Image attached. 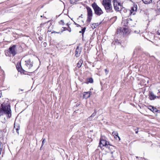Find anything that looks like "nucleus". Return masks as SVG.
<instances>
[{
	"instance_id": "obj_27",
	"label": "nucleus",
	"mask_w": 160,
	"mask_h": 160,
	"mask_svg": "<svg viewBox=\"0 0 160 160\" xmlns=\"http://www.w3.org/2000/svg\"><path fill=\"white\" fill-rule=\"evenodd\" d=\"M65 28H66V27H63L61 29V32H62L63 31H65L66 29H65Z\"/></svg>"
},
{
	"instance_id": "obj_49",
	"label": "nucleus",
	"mask_w": 160,
	"mask_h": 160,
	"mask_svg": "<svg viewBox=\"0 0 160 160\" xmlns=\"http://www.w3.org/2000/svg\"><path fill=\"white\" fill-rule=\"evenodd\" d=\"M42 146H41V147H40V148H41V147H42Z\"/></svg>"
},
{
	"instance_id": "obj_10",
	"label": "nucleus",
	"mask_w": 160,
	"mask_h": 160,
	"mask_svg": "<svg viewBox=\"0 0 160 160\" xmlns=\"http://www.w3.org/2000/svg\"><path fill=\"white\" fill-rule=\"evenodd\" d=\"M119 31L121 32H122L123 34H127L128 33V29L126 28H121L120 29H118L117 32H119Z\"/></svg>"
},
{
	"instance_id": "obj_38",
	"label": "nucleus",
	"mask_w": 160,
	"mask_h": 160,
	"mask_svg": "<svg viewBox=\"0 0 160 160\" xmlns=\"http://www.w3.org/2000/svg\"><path fill=\"white\" fill-rule=\"evenodd\" d=\"M82 14H81L80 16L79 17V18H82Z\"/></svg>"
},
{
	"instance_id": "obj_40",
	"label": "nucleus",
	"mask_w": 160,
	"mask_h": 160,
	"mask_svg": "<svg viewBox=\"0 0 160 160\" xmlns=\"http://www.w3.org/2000/svg\"><path fill=\"white\" fill-rule=\"evenodd\" d=\"M34 72V71H28V72H31V73H32V72Z\"/></svg>"
},
{
	"instance_id": "obj_24",
	"label": "nucleus",
	"mask_w": 160,
	"mask_h": 160,
	"mask_svg": "<svg viewBox=\"0 0 160 160\" xmlns=\"http://www.w3.org/2000/svg\"><path fill=\"white\" fill-rule=\"evenodd\" d=\"M86 27H84L82 29V36H83V35L85 31V30H86Z\"/></svg>"
},
{
	"instance_id": "obj_4",
	"label": "nucleus",
	"mask_w": 160,
	"mask_h": 160,
	"mask_svg": "<svg viewBox=\"0 0 160 160\" xmlns=\"http://www.w3.org/2000/svg\"><path fill=\"white\" fill-rule=\"evenodd\" d=\"M92 7L94 10L95 14L98 16H100L103 13L102 9L95 2H94L92 4Z\"/></svg>"
},
{
	"instance_id": "obj_11",
	"label": "nucleus",
	"mask_w": 160,
	"mask_h": 160,
	"mask_svg": "<svg viewBox=\"0 0 160 160\" xmlns=\"http://www.w3.org/2000/svg\"><path fill=\"white\" fill-rule=\"evenodd\" d=\"M113 5L114 9L116 11L118 12L122 11V7L118 6L117 3L116 4L114 3Z\"/></svg>"
},
{
	"instance_id": "obj_47",
	"label": "nucleus",
	"mask_w": 160,
	"mask_h": 160,
	"mask_svg": "<svg viewBox=\"0 0 160 160\" xmlns=\"http://www.w3.org/2000/svg\"><path fill=\"white\" fill-rule=\"evenodd\" d=\"M158 113H160V112H158Z\"/></svg>"
},
{
	"instance_id": "obj_51",
	"label": "nucleus",
	"mask_w": 160,
	"mask_h": 160,
	"mask_svg": "<svg viewBox=\"0 0 160 160\" xmlns=\"http://www.w3.org/2000/svg\"><path fill=\"white\" fill-rule=\"evenodd\" d=\"M79 0H77V1H78Z\"/></svg>"
},
{
	"instance_id": "obj_25",
	"label": "nucleus",
	"mask_w": 160,
	"mask_h": 160,
	"mask_svg": "<svg viewBox=\"0 0 160 160\" xmlns=\"http://www.w3.org/2000/svg\"><path fill=\"white\" fill-rule=\"evenodd\" d=\"M59 23L60 24L63 25H64V21L63 20H61L59 22Z\"/></svg>"
},
{
	"instance_id": "obj_2",
	"label": "nucleus",
	"mask_w": 160,
	"mask_h": 160,
	"mask_svg": "<svg viewBox=\"0 0 160 160\" xmlns=\"http://www.w3.org/2000/svg\"><path fill=\"white\" fill-rule=\"evenodd\" d=\"M111 1V0H103L102 2V5L107 13H112L113 12Z\"/></svg>"
},
{
	"instance_id": "obj_16",
	"label": "nucleus",
	"mask_w": 160,
	"mask_h": 160,
	"mask_svg": "<svg viewBox=\"0 0 160 160\" xmlns=\"http://www.w3.org/2000/svg\"><path fill=\"white\" fill-rule=\"evenodd\" d=\"M83 62V61L82 60V59H80V60H79V62H78L77 63V67L78 68H80L81 67Z\"/></svg>"
},
{
	"instance_id": "obj_31",
	"label": "nucleus",
	"mask_w": 160,
	"mask_h": 160,
	"mask_svg": "<svg viewBox=\"0 0 160 160\" xmlns=\"http://www.w3.org/2000/svg\"><path fill=\"white\" fill-rule=\"evenodd\" d=\"M45 141V139L44 138V139H43L42 144V146L43 145Z\"/></svg>"
},
{
	"instance_id": "obj_41",
	"label": "nucleus",
	"mask_w": 160,
	"mask_h": 160,
	"mask_svg": "<svg viewBox=\"0 0 160 160\" xmlns=\"http://www.w3.org/2000/svg\"><path fill=\"white\" fill-rule=\"evenodd\" d=\"M55 32L56 33H60V32Z\"/></svg>"
},
{
	"instance_id": "obj_39",
	"label": "nucleus",
	"mask_w": 160,
	"mask_h": 160,
	"mask_svg": "<svg viewBox=\"0 0 160 160\" xmlns=\"http://www.w3.org/2000/svg\"><path fill=\"white\" fill-rule=\"evenodd\" d=\"M2 93H1V91H0V98H1V94Z\"/></svg>"
},
{
	"instance_id": "obj_35",
	"label": "nucleus",
	"mask_w": 160,
	"mask_h": 160,
	"mask_svg": "<svg viewBox=\"0 0 160 160\" xmlns=\"http://www.w3.org/2000/svg\"><path fill=\"white\" fill-rule=\"evenodd\" d=\"M139 32H140V31H134V32L136 33H139Z\"/></svg>"
},
{
	"instance_id": "obj_9",
	"label": "nucleus",
	"mask_w": 160,
	"mask_h": 160,
	"mask_svg": "<svg viewBox=\"0 0 160 160\" xmlns=\"http://www.w3.org/2000/svg\"><path fill=\"white\" fill-rule=\"evenodd\" d=\"M148 96L149 98L151 100H154L157 97L158 98H159V97L155 95L153 92L151 91H149V92Z\"/></svg>"
},
{
	"instance_id": "obj_34",
	"label": "nucleus",
	"mask_w": 160,
	"mask_h": 160,
	"mask_svg": "<svg viewBox=\"0 0 160 160\" xmlns=\"http://www.w3.org/2000/svg\"><path fill=\"white\" fill-rule=\"evenodd\" d=\"M69 32H71V29L70 27H68V28L67 29Z\"/></svg>"
},
{
	"instance_id": "obj_33",
	"label": "nucleus",
	"mask_w": 160,
	"mask_h": 160,
	"mask_svg": "<svg viewBox=\"0 0 160 160\" xmlns=\"http://www.w3.org/2000/svg\"><path fill=\"white\" fill-rule=\"evenodd\" d=\"M157 7H159V6H158V5H160V0L157 2Z\"/></svg>"
},
{
	"instance_id": "obj_15",
	"label": "nucleus",
	"mask_w": 160,
	"mask_h": 160,
	"mask_svg": "<svg viewBox=\"0 0 160 160\" xmlns=\"http://www.w3.org/2000/svg\"><path fill=\"white\" fill-rule=\"evenodd\" d=\"M17 69L18 72H23L25 71L22 68L21 65L17 66Z\"/></svg>"
},
{
	"instance_id": "obj_26",
	"label": "nucleus",
	"mask_w": 160,
	"mask_h": 160,
	"mask_svg": "<svg viewBox=\"0 0 160 160\" xmlns=\"http://www.w3.org/2000/svg\"><path fill=\"white\" fill-rule=\"evenodd\" d=\"M123 10L124 12H126L127 11V10L125 9L124 8L122 7V11Z\"/></svg>"
},
{
	"instance_id": "obj_21",
	"label": "nucleus",
	"mask_w": 160,
	"mask_h": 160,
	"mask_svg": "<svg viewBox=\"0 0 160 160\" xmlns=\"http://www.w3.org/2000/svg\"><path fill=\"white\" fill-rule=\"evenodd\" d=\"M87 81L88 82V83H92L93 82V79L92 78H90L87 79Z\"/></svg>"
},
{
	"instance_id": "obj_45",
	"label": "nucleus",
	"mask_w": 160,
	"mask_h": 160,
	"mask_svg": "<svg viewBox=\"0 0 160 160\" xmlns=\"http://www.w3.org/2000/svg\"><path fill=\"white\" fill-rule=\"evenodd\" d=\"M67 28H65V29H66V30H67Z\"/></svg>"
},
{
	"instance_id": "obj_5",
	"label": "nucleus",
	"mask_w": 160,
	"mask_h": 160,
	"mask_svg": "<svg viewBox=\"0 0 160 160\" xmlns=\"http://www.w3.org/2000/svg\"><path fill=\"white\" fill-rule=\"evenodd\" d=\"M86 8L87 12V22L89 23L92 19L93 15V12L91 8L88 6H86Z\"/></svg>"
},
{
	"instance_id": "obj_50",
	"label": "nucleus",
	"mask_w": 160,
	"mask_h": 160,
	"mask_svg": "<svg viewBox=\"0 0 160 160\" xmlns=\"http://www.w3.org/2000/svg\"><path fill=\"white\" fill-rule=\"evenodd\" d=\"M42 146H41V147H40V148H41V147H42Z\"/></svg>"
},
{
	"instance_id": "obj_8",
	"label": "nucleus",
	"mask_w": 160,
	"mask_h": 160,
	"mask_svg": "<svg viewBox=\"0 0 160 160\" xmlns=\"http://www.w3.org/2000/svg\"><path fill=\"white\" fill-rule=\"evenodd\" d=\"M82 51L81 48H80L78 46H77L75 52V56L78 58L80 56Z\"/></svg>"
},
{
	"instance_id": "obj_14",
	"label": "nucleus",
	"mask_w": 160,
	"mask_h": 160,
	"mask_svg": "<svg viewBox=\"0 0 160 160\" xmlns=\"http://www.w3.org/2000/svg\"><path fill=\"white\" fill-rule=\"evenodd\" d=\"M137 10V5H134L131 8V10L130 11V13H132L133 12L136 11Z\"/></svg>"
},
{
	"instance_id": "obj_46",
	"label": "nucleus",
	"mask_w": 160,
	"mask_h": 160,
	"mask_svg": "<svg viewBox=\"0 0 160 160\" xmlns=\"http://www.w3.org/2000/svg\"><path fill=\"white\" fill-rule=\"evenodd\" d=\"M105 71H107V69H105Z\"/></svg>"
},
{
	"instance_id": "obj_30",
	"label": "nucleus",
	"mask_w": 160,
	"mask_h": 160,
	"mask_svg": "<svg viewBox=\"0 0 160 160\" xmlns=\"http://www.w3.org/2000/svg\"><path fill=\"white\" fill-rule=\"evenodd\" d=\"M117 5L118 6H119L121 7H122V6L121 4V3L119 2H118Z\"/></svg>"
},
{
	"instance_id": "obj_6",
	"label": "nucleus",
	"mask_w": 160,
	"mask_h": 160,
	"mask_svg": "<svg viewBox=\"0 0 160 160\" xmlns=\"http://www.w3.org/2000/svg\"><path fill=\"white\" fill-rule=\"evenodd\" d=\"M108 145H110L109 142H108L106 140L102 138H100L98 147L101 148L103 146L107 147Z\"/></svg>"
},
{
	"instance_id": "obj_19",
	"label": "nucleus",
	"mask_w": 160,
	"mask_h": 160,
	"mask_svg": "<svg viewBox=\"0 0 160 160\" xmlns=\"http://www.w3.org/2000/svg\"><path fill=\"white\" fill-rule=\"evenodd\" d=\"M112 134H113L115 136V139H117V137L118 136V133L117 132H112Z\"/></svg>"
},
{
	"instance_id": "obj_22",
	"label": "nucleus",
	"mask_w": 160,
	"mask_h": 160,
	"mask_svg": "<svg viewBox=\"0 0 160 160\" xmlns=\"http://www.w3.org/2000/svg\"><path fill=\"white\" fill-rule=\"evenodd\" d=\"M2 142H0V155L1 154V152L2 151Z\"/></svg>"
},
{
	"instance_id": "obj_23",
	"label": "nucleus",
	"mask_w": 160,
	"mask_h": 160,
	"mask_svg": "<svg viewBox=\"0 0 160 160\" xmlns=\"http://www.w3.org/2000/svg\"><path fill=\"white\" fill-rule=\"evenodd\" d=\"M70 2L71 4L76 3V2H77V0H70Z\"/></svg>"
},
{
	"instance_id": "obj_32",
	"label": "nucleus",
	"mask_w": 160,
	"mask_h": 160,
	"mask_svg": "<svg viewBox=\"0 0 160 160\" xmlns=\"http://www.w3.org/2000/svg\"><path fill=\"white\" fill-rule=\"evenodd\" d=\"M138 128H137L136 129H135V133H136V134H137L138 133Z\"/></svg>"
},
{
	"instance_id": "obj_37",
	"label": "nucleus",
	"mask_w": 160,
	"mask_h": 160,
	"mask_svg": "<svg viewBox=\"0 0 160 160\" xmlns=\"http://www.w3.org/2000/svg\"><path fill=\"white\" fill-rule=\"evenodd\" d=\"M117 138H118L119 141L120 140H121L119 136H118V137H117Z\"/></svg>"
},
{
	"instance_id": "obj_18",
	"label": "nucleus",
	"mask_w": 160,
	"mask_h": 160,
	"mask_svg": "<svg viewBox=\"0 0 160 160\" xmlns=\"http://www.w3.org/2000/svg\"><path fill=\"white\" fill-rule=\"evenodd\" d=\"M142 1L144 3L148 4L152 2V0H142Z\"/></svg>"
},
{
	"instance_id": "obj_42",
	"label": "nucleus",
	"mask_w": 160,
	"mask_h": 160,
	"mask_svg": "<svg viewBox=\"0 0 160 160\" xmlns=\"http://www.w3.org/2000/svg\"><path fill=\"white\" fill-rule=\"evenodd\" d=\"M79 32L80 33H82V31H80Z\"/></svg>"
},
{
	"instance_id": "obj_17",
	"label": "nucleus",
	"mask_w": 160,
	"mask_h": 160,
	"mask_svg": "<svg viewBox=\"0 0 160 160\" xmlns=\"http://www.w3.org/2000/svg\"><path fill=\"white\" fill-rule=\"evenodd\" d=\"M97 111L95 109L94 110V112L89 117L88 119L89 120H91L92 118V117H94L96 114Z\"/></svg>"
},
{
	"instance_id": "obj_29",
	"label": "nucleus",
	"mask_w": 160,
	"mask_h": 160,
	"mask_svg": "<svg viewBox=\"0 0 160 160\" xmlns=\"http://www.w3.org/2000/svg\"><path fill=\"white\" fill-rule=\"evenodd\" d=\"M20 129V127H19L17 128H16L15 129H16V132H17V133L18 134H19V132H18V130L19 129Z\"/></svg>"
},
{
	"instance_id": "obj_3",
	"label": "nucleus",
	"mask_w": 160,
	"mask_h": 160,
	"mask_svg": "<svg viewBox=\"0 0 160 160\" xmlns=\"http://www.w3.org/2000/svg\"><path fill=\"white\" fill-rule=\"evenodd\" d=\"M5 55L8 57H14L17 53L16 45H14L10 47L8 50L5 51Z\"/></svg>"
},
{
	"instance_id": "obj_44",
	"label": "nucleus",
	"mask_w": 160,
	"mask_h": 160,
	"mask_svg": "<svg viewBox=\"0 0 160 160\" xmlns=\"http://www.w3.org/2000/svg\"><path fill=\"white\" fill-rule=\"evenodd\" d=\"M21 90V91H23V90H22V89H21V90Z\"/></svg>"
},
{
	"instance_id": "obj_36",
	"label": "nucleus",
	"mask_w": 160,
	"mask_h": 160,
	"mask_svg": "<svg viewBox=\"0 0 160 160\" xmlns=\"http://www.w3.org/2000/svg\"><path fill=\"white\" fill-rule=\"evenodd\" d=\"M74 23H75V25H77V27H78V26H80V25H79L78 24H77L76 23H75V22H74Z\"/></svg>"
},
{
	"instance_id": "obj_52",
	"label": "nucleus",
	"mask_w": 160,
	"mask_h": 160,
	"mask_svg": "<svg viewBox=\"0 0 160 160\" xmlns=\"http://www.w3.org/2000/svg\"><path fill=\"white\" fill-rule=\"evenodd\" d=\"M52 160H53V159H52Z\"/></svg>"
},
{
	"instance_id": "obj_48",
	"label": "nucleus",
	"mask_w": 160,
	"mask_h": 160,
	"mask_svg": "<svg viewBox=\"0 0 160 160\" xmlns=\"http://www.w3.org/2000/svg\"><path fill=\"white\" fill-rule=\"evenodd\" d=\"M133 15H134V14H135V13H133Z\"/></svg>"
},
{
	"instance_id": "obj_20",
	"label": "nucleus",
	"mask_w": 160,
	"mask_h": 160,
	"mask_svg": "<svg viewBox=\"0 0 160 160\" xmlns=\"http://www.w3.org/2000/svg\"><path fill=\"white\" fill-rule=\"evenodd\" d=\"M142 49L140 47L138 46L134 50V52L137 51H142Z\"/></svg>"
},
{
	"instance_id": "obj_28",
	"label": "nucleus",
	"mask_w": 160,
	"mask_h": 160,
	"mask_svg": "<svg viewBox=\"0 0 160 160\" xmlns=\"http://www.w3.org/2000/svg\"><path fill=\"white\" fill-rule=\"evenodd\" d=\"M113 5H114V4H117L118 3L117 0H113Z\"/></svg>"
},
{
	"instance_id": "obj_43",
	"label": "nucleus",
	"mask_w": 160,
	"mask_h": 160,
	"mask_svg": "<svg viewBox=\"0 0 160 160\" xmlns=\"http://www.w3.org/2000/svg\"><path fill=\"white\" fill-rule=\"evenodd\" d=\"M67 25H68H68H69V24H68V23H67Z\"/></svg>"
},
{
	"instance_id": "obj_7",
	"label": "nucleus",
	"mask_w": 160,
	"mask_h": 160,
	"mask_svg": "<svg viewBox=\"0 0 160 160\" xmlns=\"http://www.w3.org/2000/svg\"><path fill=\"white\" fill-rule=\"evenodd\" d=\"M25 65L27 68H28L29 70L33 66V61H31L30 59H28L25 61Z\"/></svg>"
},
{
	"instance_id": "obj_12",
	"label": "nucleus",
	"mask_w": 160,
	"mask_h": 160,
	"mask_svg": "<svg viewBox=\"0 0 160 160\" xmlns=\"http://www.w3.org/2000/svg\"><path fill=\"white\" fill-rule=\"evenodd\" d=\"M148 109L153 112H160V111L158 110V109L153 106L150 105L148 107Z\"/></svg>"
},
{
	"instance_id": "obj_1",
	"label": "nucleus",
	"mask_w": 160,
	"mask_h": 160,
	"mask_svg": "<svg viewBox=\"0 0 160 160\" xmlns=\"http://www.w3.org/2000/svg\"><path fill=\"white\" fill-rule=\"evenodd\" d=\"M4 114L7 115L8 118L11 117V111L10 105L3 103L0 108V116Z\"/></svg>"
},
{
	"instance_id": "obj_13",
	"label": "nucleus",
	"mask_w": 160,
	"mask_h": 160,
	"mask_svg": "<svg viewBox=\"0 0 160 160\" xmlns=\"http://www.w3.org/2000/svg\"><path fill=\"white\" fill-rule=\"evenodd\" d=\"M91 92L88 91L87 92H85L83 93V97L84 98L87 99L90 97Z\"/></svg>"
}]
</instances>
